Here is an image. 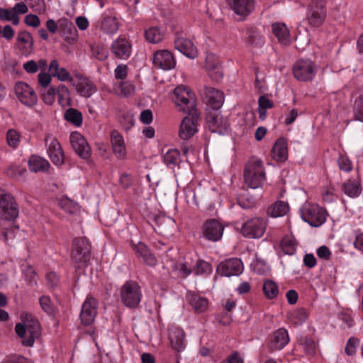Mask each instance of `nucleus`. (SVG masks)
I'll use <instances>...</instances> for the list:
<instances>
[{
	"label": "nucleus",
	"mask_w": 363,
	"mask_h": 363,
	"mask_svg": "<svg viewBox=\"0 0 363 363\" xmlns=\"http://www.w3.org/2000/svg\"><path fill=\"white\" fill-rule=\"evenodd\" d=\"M172 99L179 111L188 113L181 123L179 135L181 139L189 140L198 131L200 118L195 96L186 86L180 85L174 89Z\"/></svg>",
	"instance_id": "f257e3e1"
},
{
	"label": "nucleus",
	"mask_w": 363,
	"mask_h": 363,
	"mask_svg": "<svg viewBox=\"0 0 363 363\" xmlns=\"http://www.w3.org/2000/svg\"><path fill=\"white\" fill-rule=\"evenodd\" d=\"M22 323L15 326L16 334L22 339L21 343L26 347H32L35 340L41 335L39 321L30 313H23L21 315Z\"/></svg>",
	"instance_id": "f03ea898"
},
{
	"label": "nucleus",
	"mask_w": 363,
	"mask_h": 363,
	"mask_svg": "<svg viewBox=\"0 0 363 363\" xmlns=\"http://www.w3.org/2000/svg\"><path fill=\"white\" fill-rule=\"evenodd\" d=\"M244 179L246 184L252 189H257L263 184L265 172L261 160L252 158L248 161L244 169Z\"/></svg>",
	"instance_id": "7ed1b4c3"
},
{
	"label": "nucleus",
	"mask_w": 363,
	"mask_h": 363,
	"mask_svg": "<svg viewBox=\"0 0 363 363\" xmlns=\"http://www.w3.org/2000/svg\"><path fill=\"white\" fill-rule=\"evenodd\" d=\"M91 245L86 238H77L73 240L72 259L76 272L85 267L90 259Z\"/></svg>",
	"instance_id": "20e7f679"
},
{
	"label": "nucleus",
	"mask_w": 363,
	"mask_h": 363,
	"mask_svg": "<svg viewBox=\"0 0 363 363\" xmlns=\"http://www.w3.org/2000/svg\"><path fill=\"white\" fill-rule=\"evenodd\" d=\"M121 298L123 304L130 308H138L142 298L140 287L133 281H126L121 289Z\"/></svg>",
	"instance_id": "39448f33"
},
{
	"label": "nucleus",
	"mask_w": 363,
	"mask_h": 363,
	"mask_svg": "<svg viewBox=\"0 0 363 363\" xmlns=\"http://www.w3.org/2000/svg\"><path fill=\"white\" fill-rule=\"evenodd\" d=\"M327 16L324 0H311L308 4L306 21L312 28H318L323 25Z\"/></svg>",
	"instance_id": "423d86ee"
},
{
	"label": "nucleus",
	"mask_w": 363,
	"mask_h": 363,
	"mask_svg": "<svg viewBox=\"0 0 363 363\" xmlns=\"http://www.w3.org/2000/svg\"><path fill=\"white\" fill-rule=\"evenodd\" d=\"M18 206L14 197L8 192L0 194V219L13 221L18 216Z\"/></svg>",
	"instance_id": "0eeeda50"
},
{
	"label": "nucleus",
	"mask_w": 363,
	"mask_h": 363,
	"mask_svg": "<svg viewBox=\"0 0 363 363\" xmlns=\"http://www.w3.org/2000/svg\"><path fill=\"white\" fill-rule=\"evenodd\" d=\"M326 214L323 208L312 204L306 206L301 211L303 220L314 227H318L325 221Z\"/></svg>",
	"instance_id": "6e6552de"
},
{
	"label": "nucleus",
	"mask_w": 363,
	"mask_h": 363,
	"mask_svg": "<svg viewBox=\"0 0 363 363\" xmlns=\"http://www.w3.org/2000/svg\"><path fill=\"white\" fill-rule=\"evenodd\" d=\"M266 230V222L260 218H253L246 221L242 227V233L250 238H261Z\"/></svg>",
	"instance_id": "1a4fd4ad"
},
{
	"label": "nucleus",
	"mask_w": 363,
	"mask_h": 363,
	"mask_svg": "<svg viewBox=\"0 0 363 363\" xmlns=\"http://www.w3.org/2000/svg\"><path fill=\"white\" fill-rule=\"evenodd\" d=\"M294 77L302 82L311 80L314 75V64L309 60H298L293 67Z\"/></svg>",
	"instance_id": "9d476101"
},
{
	"label": "nucleus",
	"mask_w": 363,
	"mask_h": 363,
	"mask_svg": "<svg viewBox=\"0 0 363 363\" xmlns=\"http://www.w3.org/2000/svg\"><path fill=\"white\" fill-rule=\"evenodd\" d=\"M209 130L212 133L223 134L229 128V123L227 117L216 111H210L206 117Z\"/></svg>",
	"instance_id": "9b49d317"
},
{
	"label": "nucleus",
	"mask_w": 363,
	"mask_h": 363,
	"mask_svg": "<svg viewBox=\"0 0 363 363\" xmlns=\"http://www.w3.org/2000/svg\"><path fill=\"white\" fill-rule=\"evenodd\" d=\"M15 93L18 100L26 106H33L38 101L35 91L25 82H18L16 84Z\"/></svg>",
	"instance_id": "f8f14e48"
},
{
	"label": "nucleus",
	"mask_w": 363,
	"mask_h": 363,
	"mask_svg": "<svg viewBox=\"0 0 363 363\" xmlns=\"http://www.w3.org/2000/svg\"><path fill=\"white\" fill-rule=\"evenodd\" d=\"M289 342V336L285 328L276 330L269 337L267 347L269 352H273L282 350Z\"/></svg>",
	"instance_id": "ddd939ff"
},
{
	"label": "nucleus",
	"mask_w": 363,
	"mask_h": 363,
	"mask_svg": "<svg viewBox=\"0 0 363 363\" xmlns=\"http://www.w3.org/2000/svg\"><path fill=\"white\" fill-rule=\"evenodd\" d=\"M97 300L89 296L84 302L80 313L82 323L84 325H90L93 323L97 314Z\"/></svg>",
	"instance_id": "4468645a"
},
{
	"label": "nucleus",
	"mask_w": 363,
	"mask_h": 363,
	"mask_svg": "<svg viewBox=\"0 0 363 363\" xmlns=\"http://www.w3.org/2000/svg\"><path fill=\"white\" fill-rule=\"evenodd\" d=\"M70 143L74 152L82 159L86 160L91 156V147L84 137L78 132L70 135Z\"/></svg>",
	"instance_id": "2eb2a0df"
},
{
	"label": "nucleus",
	"mask_w": 363,
	"mask_h": 363,
	"mask_svg": "<svg viewBox=\"0 0 363 363\" xmlns=\"http://www.w3.org/2000/svg\"><path fill=\"white\" fill-rule=\"evenodd\" d=\"M243 264L240 259L233 258L220 263L217 272L222 276H237L242 272Z\"/></svg>",
	"instance_id": "dca6fc26"
},
{
	"label": "nucleus",
	"mask_w": 363,
	"mask_h": 363,
	"mask_svg": "<svg viewBox=\"0 0 363 363\" xmlns=\"http://www.w3.org/2000/svg\"><path fill=\"white\" fill-rule=\"evenodd\" d=\"M223 225L216 219L206 220L203 226V236L211 241L219 240L223 233Z\"/></svg>",
	"instance_id": "f3484780"
},
{
	"label": "nucleus",
	"mask_w": 363,
	"mask_h": 363,
	"mask_svg": "<svg viewBox=\"0 0 363 363\" xmlns=\"http://www.w3.org/2000/svg\"><path fill=\"white\" fill-rule=\"evenodd\" d=\"M230 9L244 19L255 9V0H226Z\"/></svg>",
	"instance_id": "a211bd4d"
},
{
	"label": "nucleus",
	"mask_w": 363,
	"mask_h": 363,
	"mask_svg": "<svg viewBox=\"0 0 363 363\" xmlns=\"http://www.w3.org/2000/svg\"><path fill=\"white\" fill-rule=\"evenodd\" d=\"M203 96L206 99L207 105L213 111H218L223 104L224 94L218 89L206 86L203 90Z\"/></svg>",
	"instance_id": "6ab92c4d"
},
{
	"label": "nucleus",
	"mask_w": 363,
	"mask_h": 363,
	"mask_svg": "<svg viewBox=\"0 0 363 363\" xmlns=\"http://www.w3.org/2000/svg\"><path fill=\"white\" fill-rule=\"evenodd\" d=\"M153 64L157 68L168 70L174 67L175 61L169 51L162 50L154 54Z\"/></svg>",
	"instance_id": "aec40b11"
},
{
	"label": "nucleus",
	"mask_w": 363,
	"mask_h": 363,
	"mask_svg": "<svg viewBox=\"0 0 363 363\" xmlns=\"http://www.w3.org/2000/svg\"><path fill=\"white\" fill-rule=\"evenodd\" d=\"M154 221L156 223L155 230L164 236L169 235L175 228L174 220L166 215L155 216Z\"/></svg>",
	"instance_id": "412c9836"
},
{
	"label": "nucleus",
	"mask_w": 363,
	"mask_h": 363,
	"mask_svg": "<svg viewBox=\"0 0 363 363\" xmlns=\"http://www.w3.org/2000/svg\"><path fill=\"white\" fill-rule=\"evenodd\" d=\"M206 67L210 77L214 81H218L223 78V73L220 61L214 54H208L206 58Z\"/></svg>",
	"instance_id": "4be33fe9"
},
{
	"label": "nucleus",
	"mask_w": 363,
	"mask_h": 363,
	"mask_svg": "<svg viewBox=\"0 0 363 363\" xmlns=\"http://www.w3.org/2000/svg\"><path fill=\"white\" fill-rule=\"evenodd\" d=\"M59 28L65 41L69 45L74 44L77 40V30L73 23L67 18L59 20Z\"/></svg>",
	"instance_id": "5701e85b"
},
{
	"label": "nucleus",
	"mask_w": 363,
	"mask_h": 363,
	"mask_svg": "<svg viewBox=\"0 0 363 363\" xmlns=\"http://www.w3.org/2000/svg\"><path fill=\"white\" fill-rule=\"evenodd\" d=\"M111 51L116 57L126 60L130 57L131 45L125 38H119L113 42Z\"/></svg>",
	"instance_id": "b1692460"
},
{
	"label": "nucleus",
	"mask_w": 363,
	"mask_h": 363,
	"mask_svg": "<svg viewBox=\"0 0 363 363\" xmlns=\"http://www.w3.org/2000/svg\"><path fill=\"white\" fill-rule=\"evenodd\" d=\"M174 46L177 50L186 57L194 59L197 57L198 52L194 43L184 37H177L174 40Z\"/></svg>",
	"instance_id": "393cba45"
},
{
	"label": "nucleus",
	"mask_w": 363,
	"mask_h": 363,
	"mask_svg": "<svg viewBox=\"0 0 363 363\" xmlns=\"http://www.w3.org/2000/svg\"><path fill=\"white\" fill-rule=\"evenodd\" d=\"M272 157L278 162H284L288 158V146L286 140L280 138L277 140L272 149Z\"/></svg>",
	"instance_id": "a878e982"
},
{
	"label": "nucleus",
	"mask_w": 363,
	"mask_h": 363,
	"mask_svg": "<svg viewBox=\"0 0 363 363\" xmlns=\"http://www.w3.org/2000/svg\"><path fill=\"white\" fill-rule=\"evenodd\" d=\"M185 333L184 330L179 328H174L169 330V340L173 350L180 352L184 348Z\"/></svg>",
	"instance_id": "bb28decb"
},
{
	"label": "nucleus",
	"mask_w": 363,
	"mask_h": 363,
	"mask_svg": "<svg viewBox=\"0 0 363 363\" xmlns=\"http://www.w3.org/2000/svg\"><path fill=\"white\" fill-rule=\"evenodd\" d=\"M49 157L55 165H61L64 163V152L60 143L56 138H53L48 149Z\"/></svg>",
	"instance_id": "cd10ccee"
},
{
	"label": "nucleus",
	"mask_w": 363,
	"mask_h": 363,
	"mask_svg": "<svg viewBox=\"0 0 363 363\" xmlns=\"http://www.w3.org/2000/svg\"><path fill=\"white\" fill-rule=\"evenodd\" d=\"M17 42L21 54L27 55L30 54L33 49V40L31 34L28 31H21L17 36Z\"/></svg>",
	"instance_id": "c85d7f7f"
},
{
	"label": "nucleus",
	"mask_w": 363,
	"mask_h": 363,
	"mask_svg": "<svg viewBox=\"0 0 363 363\" xmlns=\"http://www.w3.org/2000/svg\"><path fill=\"white\" fill-rule=\"evenodd\" d=\"M111 140L115 155L119 159L124 158L126 155V151L122 135L117 130H113L111 135Z\"/></svg>",
	"instance_id": "c756f323"
},
{
	"label": "nucleus",
	"mask_w": 363,
	"mask_h": 363,
	"mask_svg": "<svg viewBox=\"0 0 363 363\" xmlns=\"http://www.w3.org/2000/svg\"><path fill=\"white\" fill-rule=\"evenodd\" d=\"M133 248L138 256L141 257L147 265L155 266L157 264L156 257L149 251L144 243L139 242L137 244H133Z\"/></svg>",
	"instance_id": "7c9ffc66"
},
{
	"label": "nucleus",
	"mask_w": 363,
	"mask_h": 363,
	"mask_svg": "<svg viewBox=\"0 0 363 363\" xmlns=\"http://www.w3.org/2000/svg\"><path fill=\"white\" fill-rule=\"evenodd\" d=\"M272 32L281 44L289 45L291 43L289 30L284 23H274L272 25Z\"/></svg>",
	"instance_id": "2f4dec72"
},
{
	"label": "nucleus",
	"mask_w": 363,
	"mask_h": 363,
	"mask_svg": "<svg viewBox=\"0 0 363 363\" xmlns=\"http://www.w3.org/2000/svg\"><path fill=\"white\" fill-rule=\"evenodd\" d=\"M28 167L30 172H47L50 165L48 160L35 155H33L28 162Z\"/></svg>",
	"instance_id": "473e14b6"
},
{
	"label": "nucleus",
	"mask_w": 363,
	"mask_h": 363,
	"mask_svg": "<svg viewBox=\"0 0 363 363\" xmlns=\"http://www.w3.org/2000/svg\"><path fill=\"white\" fill-rule=\"evenodd\" d=\"M187 299L189 304L192 306L196 313L204 312L208 306V301L206 298L201 297L200 296L189 293L187 295Z\"/></svg>",
	"instance_id": "72a5a7b5"
},
{
	"label": "nucleus",
	"mask_w": 363,
	"mask_h": 363,
	"mask_svg": "<svg viewBox=\"0 0 363 363\" xmlns=\"http://www.w3.org/2000/svg\"><path fill=\"white\" fill-rule=\"evenodd\" d=\"M57 95L58 103L62 107L65 108L72 105L70 93L65 85L61 84L57 86Z\"/></svg>",
	"instance_id": "f704fd0d"
},
{
	"label": "nucleus",
	"mask_w": 363,
	"mask_h": 363,
	"mask_svg": "<svg viewBox=\"0 0 363 363\" xmlns=\"http://www.w3.org/2000/svg\"><path fill=\"white\" fill-rule=\"evenodd\" d=\"M77 90L82 96L89 97L96 91V88L88 79H82L77 85Z\"/></svg>",
	"instance_id": "c9c22d12"
},
{
	"label": "nucleus",
	"mask_w": 363,
	"mask_h": 363,
	"mask_svg": "<svg viewBox=\"0 0 363 363\" xmlns=\"http://www.w3.org/2000/svg\"><path fill=\"white\" fill-rule=\"evenodd\" d=\"M289 208L286 203L284 201H277L270 206L267 209V214L272 217H280L284 216Z\"/></svg>",
	"instance_id": "e433bc0d"
},
{
	"label": "nucleus",
	"mask_w": 363,
	"mask_h": 363,
	"mask_svg": "<svg viewBox=\"0 0 363 363\" xmlns=\"http://www.w3.org/2000/svg\"><path fill=\"white\" fill-rule=\"evenodd\" d=\"M101 30L106 33H113L118 29V23L116 18L112 16L104 17L101 23Z\"/></svg>",
	"instance_id": "4c0bfd02"
},
{
	"label": "nucleus",
	"mask_w": 363,
	"mask_h": 363,
	"mask_svg": "<svg viewBox=\"0 0 363 363\" xmlns=\"http://www.w3.org/2000/svg\"><path fill=\"white\" fill-rule=\"evenodd\" d=\"M282 251L286 255H294L296 250V242L291 235L284 236L281 242Z\"/></svg>",
	"instance_id": "58836bf2"
},
{
	"label": "nucleus",
	"mask_w": 363,
	"mask_h": 363,
	"mask_svg": "<svg viewBox=\"0 0 363 363\" xmlns=\"http://www.w3.org/2000/svg\"><path fill=\"white\" fill-rule=\"evenodd\" d=\"M65 118L69 123L76 126H80L82 123V113L73 108H69L65 113Z\"/></svg>",
	"instance_id": "ea45409f"
},
{
	"label": "nucleus",
	"mask_w": 363,
	"mask_h": 363,
	"mask_svg": "<svg viewBox=\"0 0 363 363\" xmlns=\"http://www.w3.org/2000/svg\"><path fill=\"white\" fill-rule=\"evenodd\" d=\"M263 291L269 299L274 298L277 296L279 290L276 283L272 280H266L263 284Z\"/></svg>",
	"instance_id": "a19ab883"
},
{
	"label": "nucleus",
	"mask_w": 363,
	"mask_h": 363,
	"mask_svg": "<svg viewBox=\"0 0 363 363\" xmlns=\"http://www.w3.org/2000/svg\"><path fill=\"white\" fill-rule=\"evenodd\" d=\"M146 40L151 43H160L163 38V33L157 27L147 29L145 33Z\"/></svg>",
	"instance_id": "79ce46f5"
},
{
	"label": "nucleus",
	"mask_w": 363,
	"mask_h": 363,
	"mask_svg": "<svg viewBox=\"0 0 363 363\" xmlns=\"http://www.w3.org/2000/svg\"><path fill=\"white\" fill-rule=\"evenodd\" d=\"M91 50L92 55L96 59L103 61L106 60L108 55V51L106 48L100 44H93L91 45Z\"/></svg>",
	"instance_id": "37998d69"
},
{
	"label": "nucleus",
	"mask_w": 363,
	"mask_h": 363,
	"mask_svg": "<svg viewBox=\"0 0 363 363\" xmlns=\"http://www.w3.org/2000/svg\"><path fill=\"white\" fill-rule=\"evenodd\" d=\"M298 342L303 347L307 354L313 355L315 354V343L311 338L308 337H301Z\"/></svg>",
	"instance_id": "c03bdc74"
},
{
	"label": "nucleus",
	"mask_w": 363,
	"mask_h": 363,
	"mask_svg": "<svg viewBox=\"0 0 363 363\" xmlns=\"http://www.w3.org/2000/svg\"><path fill=\"white\" fill-rule=\"evenodd\" d=\"M60 206L70 214H74L79 211L78 204L68 198L62 199L60 201Z\"/></svg>",
	"instance_id": "a18cd8bd"
},
{
	"label": "nucleus",
	"mask_w": 363,
	"mask_h": 363,
	"mask_svg": "<svg viewBox=\"0 0 363 363\" xmlns=\"http://www.w3.org/2000/svg\"><path fill=\"white\" fill-rule=\"evenodd\" d=\"M179 156L180 154L177 150H169L164 154L163 157L164 162L167 165H175L176 164H177L179 160Z\"/></svg>",
	"instance_id": "49530a36"
},
{
	"label": "nucleus",
	"mask_w": 363,
	"mask_h": 363,
	"mask_svg": "<svg viewBox=\"0 0 363 363\" xmlns=\"http://www.w3.org/2000/svg\"><path fill=\"white\" fill-rule=\"evenodd\" d=\"M26 172V169L19 165L11 164L9 166L6 170L5 174L12 178H16L18 176H22Z\"/></svg>",
	"instance_id": "de8ad7c7"
},
{
	"label": "nucleus",
	"mask_w": 363,
	"mask_h": 363,
	"mask_svg": "<svg viewBox=\"0 0 363 363\" xmlns=\"http://www.w3.org/2000/svg\"><path fill=\"white\" fill-rule=\"evenodd\" d=\"M39 303L41 308L48 315H52L54 313V306L48 296H42L39 298Z\"/></svg>",
	"instance_id": "09e8293b"
},
{
	"label": "nucleus",
	"mask_w": 363,
	"mask_h": 363,
	"mask_svg": "<svg viewBox=\"0 0 363 363\" xmlns=\"http://www.w3.org/2000/svg\"><path fill=\"white\" fill-rule=\"evenodd\" d=\"M342 189L345 194L351 197L357 196L359 194V186L350 181L342 184Z\"/></svg>",
	"instance_id": "8fccbe9b"
},
{
	"label": "nucleus",
	"mask_w": 363,
	"mask_h": 363,
	"mask_svg": "<svg viewBox=\"0 0 363 363\" xmlns=\"http://www.w3.org/2000/svg\"><path fill=\"white\" fill-rule=\"evenodd\" d=\"M57 95V87L50 86L45 92L42 94L43 101L48 105H52Z\"/></svg>",
	"instance_id": "3c124183"
},
{
	"label": "nucleus",
	"mask_w": 363,
	"mask_h": 363,
	"mask_svg": "<svg viewBox=\"0 0 363 363\" xmlns=\"http://www.w3.org/2000/svg\"><path fill=\"white\" fill-rule=\"evenodd\" d=\"M19 133L15 130H9L6 134L7 143L9 146L16 147L19 143Z\"/></svg>",
	"instance_id": "603ef678"
},
{
	"label": "nucleus",
	"mask_w": 363,
	"mask_h": 363,
	"mask_svg": "<svg viewBox=\"0 0 363 363\" xmlns=\"http://www.w3.org/2000/svg\"><path fill=\"white\" fill-rule=\"evenodd\" d=\"M195 274H202L206 273H210L211 272V267L209 263L199 259L195 266Z\"/></svg>",
	"instance_id": "864d4df0"
},
{
	"label": "nucleus",
	"mask_w": 363,
	"mask_h": 363,
	"mask_svg": "<svg viewBox=\"0 0 363 363\" xmlns=\"http://www.w3.org/2000/svg\"><path fill=\"white\" fill-rule=\"evenodd\" d=\"M359 341L354 337H350L345 347V352L347 355H353L356 352V348L359 346Z\"/></svg>",
	"instance_id": "5fc2aeb1"
},
{
	"label": "nucleus",
	"mask_w": 363,
	"mask_h": 363,
	"mask_svg": "<svg viewBox=\"0 0 363 363\" xmlns=\"http://www.w3.org/2000/svg\"><path fill=\"white\" fill-rule=\"evenodd\" d=\"M339 168L345 172H350L352 170L351 161L344 155H340L337 160Z\"/></svg>",
	"instance_id": "6e6d98bb"
},
{
	"label": "nucleus",
	"mask_w": 363,
	"mask_h": 363,
	"mask_svg": "<svg viewBox=\"0 0 363 363\" xmlns=\"http://www.w3.org/2000/svg\"><path fill=\"white\" fill-rule=\"evenodd\" d=\"M25 275L29 284L33 285L37 284V274L31 267H28L26 269Z\"/></svg>",
	"instance_id": "4d7b16f0"
},
{
	"label": "nucleus",
	"mask_w": 363,
	"mask_h": 363,
	"mask_svg": "<svg viewBox=\"0 0 363 363\" xmlns=\"http://www.w3.org/2000/svg\"><path fill=\"white\" fill-rule=\"evenodd\" d=\"M24 22L27 26H32L33 28L39 26L40 23L38 16L34 14H28L26 16Z\"/></svg>",
	"instance_id": "13d9d810"
},
{
	"label": "nucleus",
	"mask_w": 363,
	"mask_h": 363,
	"mask_svg": "<svg viewBox=\"0 0 363 363\" xmlns=\"http://www.w3.org/2000/svg\"><path fill=\"white\" fill-rule=\"evenodd\" d=\"M355 106L354 118L363 122V99L359 98V101H356Z\"/></svg>",
	"instance_id": "bf43d9fd"
},
{
	"label": "nucleus",
	"mask_w": 363,
	"mask_h": 363,
	"mask_svg": "<svg viewBox=\"0 0 363 363\" xmlns=\"http://www.w3.org/2000/svg\"><path fill=\"white\" fill-rule=\"evenodd\" d=\"M317 255L320 259L329 260L331 257V252L327 246L323 245L317 250Z\"/></svg>",
	"instance_id": "052dcab7"
},
{
	"label": "nucleus",
	"mask_w": 363,
	"mask_h": 363,
	"mask_svg": "<svg viewBox=\"0 0 363 363\" xmlns=\"http://www.w3.org/2000/svg\"><path fill=\"white\" fill-rule=\"evenodd\" d=\"M48 286L50 288H55L59 283V277L55 272H49L46 276Z\"/></svg>",
	"instance_id": "680f3d73"
},
{
	"label": "nucleus",
	"mask_w": 363,
	"mask_h": 363,
	"mask_svg": "<svg viewBox=\"0 0 363 363\" xmlns=\"http://www.w3.org/2000/svg\"><path fill=\"white\" fill-rule=\"evenodd\" d=\"M128 67L126 65H118L115 69V77L118 79H124L127 77Z\"/></svg>",
	"instance_id": "e2e57ef3"
},
{
	"label": "nucleus",
	"mask_w": 363,
	"mask_h": 363,
	"mask_svg": "<svg viewBox=\"0 0 363 363\" xmlns=\"http://www.w3.org/2000/svg\"><path fill=\"white\" fill-rule=\"evenodd\" d=\"M258 105L259 108L264 109L272 108L274 107V103L264 95L259 97Z\"/></svg>",
	"instance_id": "0e129e2a"
},
{
	"label": "nucleus",
	"mask_w": 363,
	"mask_h": 363,
	"mask_svg": "<svg viewBox=\"0 0 363 363\" xmlns=\"http://www.w3.org/2000/svg\"><path fill=\"white\" fill-rule=\"evenodd\" d=\"M23 69L26 72L34 74L38 71V65L34 60H30L23 65Z\"/></svg>",
	"instance_id": "69168bd1"
},
{
	"label": "nucleus",
	"mask_w": 363,
	"mask_h": 363,
	"mask_svg": "<svg viewBox=\"0 0 363 363\" xmlns=\"http://www.w3.org/2000/svg\"><path fill=\"white\" fill-rule=\"evenodd\" d=\"M53 77H57L59 80L65 82L66 80H72L69 73L65 68H60L56 73H52Z\"/></svg>",
	"instance_id": "338daca9"
},
{
	"label": "nucleus",
	"mask_w": 363,
	"mask_h": 363,
	"mask_svg": "<svg viewBox=\"0 0 363 363\" xmlns=\"http://www.w3.org/2000/svg\"><path fill=\"white\" fill-rule=\"evenodd\" d=\"M38 80L41 86L47 87L51 82V75L48 73L41 72L38 76Z\"/></svg>",
	"instance_id": "774afa93"
}]
</instances>
